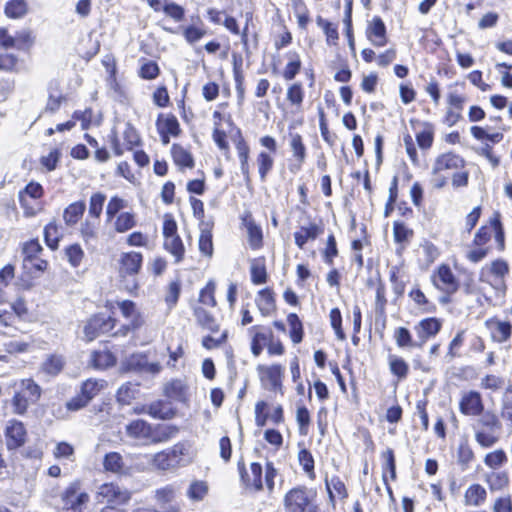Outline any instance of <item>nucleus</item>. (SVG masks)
I'll return each instance as SVG.
<instances>
[{"label":"nucleus","instance_id":"1","mask_svg":"<svg viewBox=\"0 0 512 512\" xmlns=\"http://www.w3.org/2000/svg\"><path fill=\"white\" fill-rule=\"evenodd\" d=\"M178 432L174 426L151 425L142 419L131 421L125 426L126 435L142 445L167 442Z\"/></svg>","mask_w":512,"mask_h":512},{"label":"nucleus","instance_id":"2","mask_svg":"<svg viewBox=\"0 0 512 512\" xmlns=\"http://www.w3.org/2000/svg\"><path fill=\"white\" fill-rule=\"evenodd\" d=\"M118 277L124 289L135 294L139 289L138 275L143 265V255L138 251L121 252L116 260Z\"/></svg>","mask_w":512,"mask_h":512},{"label":"nucleus","instance_id":"3","mask_svg":"<svg viewBox=\"0 0 512 512\" xmlns=\"http://www.w3.org/2000/svg\"><path fill=\"white\" fill-rule=\"evenodd\" d=\"M501 428V422L494 412H484L473 425L476 442L483 448L492 447L500 438Z\"/></svg>","mask_w":512,"mask_h":512},{"label":"nucleus","instance_id":"4","mask_svg":"<svg viewBox=\"0 0 512 512\" xmlns=\"http://www.w3.org/2000/svg\"><path fill=\"white\" fill-rule=\"evenodd\" d=\"M16 391L12 399L14 412L24 414L31 404L36 403L41 396V388L32 379H22L16 384Z\"/></svg>","mask_w":512,"mask_h":512},{"label":"nucleus","instance_id":"5","mask_svg":"<svg viewBox=\"0 0 512 512\" xmlns=\"http://www.w3.org/2000/svg\"><path fill=\"white\" fill-rule=\"evenodd\" d=\"M315 494L304 487H294L283 497L284 512H306L314 503Z\"/></svg>","mask_w":512,"mask_h":512},{"label":"nucleus","instance_id":"6","mask_svg":"<svg viewBox=\"0 0 512 512\" xmlns=\"http://www.w3.org/2000/svg\"><path fill=\"white\" fill-rule=\"evenodd\" d=\"M95 497L98 503L115 506L126 504L131 493L115 483H104L98 487Z\"/></svg>","mask_w":512,"mask_h":512},{"label":"nucleus","instance_id":"7","mask_svg":"<svg viewBox=\"0 0 512 512\" xmlns=\"http://www.w3.org/2000/svg\"><path fill=\"white\" fill-rule=\"evenodd\" d=\"M62 512H83L84 506L89 501V495L80 490L79 484L68 486L61 496Z\"/></svg>","mask_w":512,"mask_h":512},{"label":"nucleus","instance_id":"8","mask_svg":"<svg viewBox=\"0 0 512 512\" xmlns=\"http://www.w3.org/2000/svg\"><path fill=\"white\" fill-rule=\"evenodd\" d=\"M433 285L447 295H452L459 289V281L446 264H441L431 276Z\"/></svg>","mask_w":512,"mask_h":512},{"label":"nucleus","instance_id":"9","mask_svg":"<svg viewBox=\"0 0 512 512\" xmlns=\"http://www.w3.org/2000/svg\"><path fill=\"white\" fill-rule=\"evenodd\" d=\"M115 326V319L103 314L92 316L84 325L83 332L87 341H93L101 334L108 333Z\"/></svg>","mask_w":512,"mask_h":512},{"label":"nucleus","instance_id":"10","mask_svg":"<svg viewBox=\"0 0 512 512\" xmlns=\"http://www.w3.org/2000/svg\"><path fill=\"white\" fill-rule=\"evenodd\" d=\"M465 160L460 155L448 151L439 154L432 165V174H448L465 167Z\"/></svg>","mask_w":512,"mask_h":512},{"label":"nucleus","instance_id":"11","mask_svg":"<svg viewBox=\"0 0 512 512\" xmlns=\"http://www.w3.org/2000/svg\"><path fill=\"white\" fill-rule=\"evenodd\" d=\"M5 440L8 450H14L24 445L26 441V430L18 420H9L5 428Z\"/></svg>","mask_w":512,"mask_h":512},{"label":"nucleus","instance_id":"12","mask_svg":"<svg viewBox=\"0 0 512 512\" xmlns=\"http://www.w3.org/2000/svg\"><path fill=\"white\" fill-rule=\"evenodd\" d=\"M459 409L462 414L467 416H481L484 409L481 394L472 390L463 392L459 402Z\"/></svg>","mask_w":512,"mask_h":512},{"label":"nucleus","instance_id":"13","mask_svg":"<svg viewBox=\"0 0 512 512\" xmlns=\"http://www.w3.org/2000/svg\"><path fill=\"white\" fill-rule=\"evenodd\" d=\"M121 314L127 319L125 332L139 329L144 324L141 312L137 309L136 304L130 300H124L118 303Z\"/></svg>","mask_w":512,"mask_h":512},{"label":"nucleus","instance_id":"14","mask_svg":"<svg viewBox=\"0 0 512 512\" xmlns=\"http://www.w3.org/2000/svg\"><path fill=\"white\" fill-rule=\"evenodd\" d=\"M442 321L435 317L422 319L414 329L417 333L420 347H422L428 339L435 337L441 330Z\"/></svg>","mask_w":512,"mask_h":512},{"label":"nucleus","instance_id":"15","mask_svg":"<svg viewBox=\"0 0 512 512\" xmlns=\"http://www.w3.org/2000/svg\"><path fill=\"white\" fill-rule=\"evenodd\" d=\"M257 370L261 381L269 389L275 391L281 387V379L283 375V367L281 365H259Z\"/></svg>","mask_w":512,"mask_h":512},{"label":"nucleus","instance_id":"16","mask_svg":"<svg viewBox=\"0 0 512 512\" xmlns=\"http://www.w3.org/2000/svg\"><path fill=\"white\" fill-rule=\"evenodd\" d=\"M168 451L176 468L187 466L195 457V451L189 442H179Z\"/></svg>","mask_w":512,"mask_h":512},{"label":"nucleus","instance_id":"17","mask_svg":"<svg viewBox=\"0 0 512 512\" xmlns=\"http://www.w3.org/2000/svg\"><path fill=\"white\" fill-rule=\"evenodd\" d=\"M366 35L369 41L376 47H383L387 43L386 27L379 16H375L368 22Z\"/></svg>","mask_w":512,"mask_h":512},{"label":"nucleus","instance_id":"18","mask_svg":"<svg viewBox=\"0 0 512 512\" xmlns=\"http://www.w3.org/2000/svg\"><path fill=\"white\" fill-rule=\"evenodd\" d=\"M323 233V227L310 222L308 225H303L294 233L295 244L303 249L309 240H315Z\"/></svg>","mask_w":512,"mask_h":512},{"label":"nucleus","instance_id":"19","mask_svg":"<svg viewBox=\"0 0 512 512\" xmlns=\"http://www.w3.org/2000/svg\"><path fill=\"white\" fill-rule=\"evenodd\" d=\"M241 479L246 488L260 491L263 489L262 482V467L258 463H252L250 466V473L243 471L239 466Z\"/></svg>","mask_w":512,"mask_h":512},{"label":"nucleus","instance_id":"20","mask_svg":"<svg viewBox=\"0 0 512 512\" xmlns=\"http://www.w3.org/2000/svg\"><path fill=\"white\" fill-rule=\"evenodd\" d=\"M243 225L246 228L248 243L254 250L262 247L263 233L259 225H257L251 215L243 218Z\"/></svg>","mask_w":512,"mask_h":512},{"label":"nucleus","instance_id":"21","mask_svg":"<svg viewBox=\"0 0 512 512\" xmlns=\"http://www.w3.org/2000/svg\"><path fill=\"white\" fill-rule=\"evenodd\" d=\"M486 325L488 328H490L492 338L496 342H506L511 336L512 326L507 321H501L496 318H492L486 321Z\"/></svg>","mask_w":512,"mask_h":512},{"label":"nucleus","instance_id":"22","mask_svg":"<svg viewBox=\"0 0 512 512\" xmlns=\"http://www.w3.org/2000/svg\"><path fill=\"white\" fill-rule=\"evenodd\" d=\"M117 233H125L137 225L136 214L133 212H121L111 221Z\"/></svg>","mask_w":512,"mask_h":512},{"label":"nucleus","instance_id":"23","mask_svg":"<svg viewBox=\"0 0 512 512\" xmlns=\"http://www.w3.org/2000/svg\"><path fill=\"white\" fill-rule=\"evenodd\" d=\"M256 305L263 316H269L275 310V300L270 289L266 288L258 292Z\"/></svg>","mask_w":512,"mask_h":512},{"label":"nucleus","instance_id":"24","mask_svg":"<svg viewBox=\"0 0 512 512\" xmlns=\"http://www.w3.org/2000/svg\"><path fill=\"white\" fill-rule=\"evenodd\" d=\"M159 134H171V136H178L180 133L179 122L173 115H160L156 122Z\"/></svg>","mask_w":512,"mask_h":512},{"label":"nucleus","instance_id":"25","mask_svg":"<svg viewBox=\"0 0 512 512\" xmlns=\"http://www.w3.org/2000/svg\"><path fill=\"white\" fill-rule=\"evenodd\" d=\"M86 209V204L84 201H76L68 205L63 213L64 222L68 226L75 225L80 218L83 216Z\"/></svg>","mask_w":512,"mask_h":512},{"label":"nucleus","instance_id":"26","mask_svg":"<svg viewBox=\"0 0 512 512\" xmlns=\"http://www.w3.org/2000/svg\"><path fill=\"white\" fill-rule=\"evenodd\" d=\"M164 393L171 399L183 401L187 395V385L181 379H174L165 385Z\"/></svg>","mask_w":512,"mask_h":512},{"label":"nucleus","instance_id":"27","mask_svg":"<svg viewBox=\"0 0 512 512\" xmlns=\"http://www.w3.org/2000/svg\"><path fill=\"white\" fill-rule=\"evenodd\" d=\"M326 488L329 494L330 501L333 503L336 498L344 499L347 497V489L343 481L335 476L326 479Z\"/></svg>","mask_w":512,"mask_h":512},{"label":"nucleus","instance_id":"28","mask_svg":"<svg viewBox=\"0 0 512 512\" xmlns=\"http://www.w3.org/2000/svg\"><path fill=\"white\" fill-rule=\"evenodd\" d=\"M388 364L390 372L396 376L398 380H403L407 377L409 365L402 357L390 354L388 356Z\"/></svg>","mask_w":512,"mask_h":512},{"label":"nucleus","instance_id":"29","mask_svg":"<svg viewBox=\"0 0 512 512\" xmlns=\"http://www.w3.org/2000/svg\"><path fill=\"white\" fill-rule=\"evenodd\" d=\"M163 246L175 258V262L179 263L184 259L185 247L179 235L164 239Z\"/></svg>","mask_w":512,"mask_h":512},{"label":"nucleus","instance_id":"30","mask_svg":"<svg viewBox=\"0 0 512 512\" xmlns=\"http://www.w3.org/2000/svg\"><path fill=\"white\" fill-rule=\"evenodd\" d=\"M116 363L115 356L108 350L94 351L91 354V364L97 369H107Z\"/></svg>","mask_w":512,"mask_h":512},{"label":"nucleus","instance_id":"31","mask_svg":"<svg viewBox=\"0 0 512 512\" xmlns=\"http://www.w3.org/2000/svg\"><path fill=\"white\" fill-rule=\"evenodd\" d=\"M465 504L480 506L486 499V490L479 484L471 485L465 492Z\"/></svg>","mask_w":512,"mask_h":512},{"label":"nucleus","instance_id":"32","mask_svg":"<svg viewBox=\"0 0 512 512\" xmlns=\"http://www.w3.org/2000/svg\"><path fill=\"white\" fill-rule=\"evenodd\" d=\"M288 62L283 71V77L286 80H292L299 73L301 69L300 55L295 51H290L286 54Z\"/></svg>","mask_w":512,"mask_h":512},{"label":"nucleus","instance_id":"33","mask_svg":"<svg viewBox=\"0 0 512 512\" xmlns=\"http://www.w3.org/2000/svg\"><path fill=\"white\" fill-rule=\"evenodd\" d=\"M249 333L252 336L251 351L254 356H259L269 336L265 332H263L259 326L251 327L249 329Z\"/></svg>","mask_w":512,"mask_h":512},{"label":"nucleus","instance_id":"34","mask_svg":"<svg viewBox=\"0 0 512 512\" xmlns=\"http://www.w3.org/2000/svg\"><path fill=\"white\" fill-rule=\"evenodd\" d=\"M199 251L207 257L213 255L212 232L208 224L203 225L198 241Z\"/></svg>","mask_w":512,"mask_h":512},{"label":"nucleus","instance_id":"35","mask_svg":"<svg viewBox=\"0 0 512 512\" xmlns=\"http://www.w3.org/2000/svg\"><path fill=\"white\" fill-rule=\"evenodd\" d=\"M290 147L293 156L298 162L296 167L299 170L306 158V147L302 141V137L299 134L295 133L290 135Z\"/></svg>","mask_w":512,"mask_h":512},{"label":"nucleus","instance_id":"36","mask_svg":"<svg viewBox=\"0 0 512 512\" xmlns=\"http://www.w3.org/2000/svg\"><path fill=\"white\" fill-rule=\"evenodd\" d=\"M209 486L207 482L195 480L191 482L187 489V497L194 502L202 501L208 494Z\"/></svg>","mask_w":512,"mask_h":512},{"label":"nucleus","instance_id":"37","mask_svg":"<svg viewBox=\"0 0 512 512\" xmlns=\"http://www.w3.org/2000/svg\"><path fill=\"white\" fill-rule=\"evenodd\" d=\"M171 152L173 161L177 166L187 168H192L194 166L192 155L182 146L174 144Z\"/></svg>","mask_w":512,"mask_h":512},{"label":"nucleus","instance_id":"38","mask_svg":"<svg viewBox=\"0 0 512 512\" xmlns=\"http://www.w3.org/2000/svg\"><path fill=\"white\" fill-rule=\"evenodd\" d=\"M393 336L399 348H420L419 341H414L410 331L405 327L396 328Z\"/></svg>","mask_w":512,"mask_h":512},{"label":"nucleus","instance_id":"39","mask_svg":"<svg viewBox=\"0 0 512 512\" xmlns=\"http://www.w3.org/2000/svg\"><path fill=\"white\" fill-rule=\"evenodd\" d=\"M251 281L256 284H264L267 281V272L264 259L258 258L251 261Z\"/></svg>","mask_w":512,"mask_h":512},{"label":"nucleus","instance_id":"40","mask_svg":"<svg viewBox=\"0 0 512 512\" xmlns=\"http://www.w3.org/2000/svg\"><path fill=\"white\" fill-rule=\"evenodd\" d=\"M105 387L104 380L88 379L81 386V394L90 402Z\"/></svg>","mask_w":512,"mask_h":512},{"label":"nucleus","instance_id":"41","mask_svg":"<svg viewBox=\"0 0 512 512\" xmlns=\"http://www.w3.org/2000/svg\"><path fill=\"white\" fill-rule=\"evenodd\" d=\"M236 149H237L238 157L240 160L241 172L244 175L245 179L249 180L250 172H249L248 159H249L250 149H249L248 145L246 144V142L242 138H240L237 141Z\"/></svg>","mask_w":512,"mask_h":512},{"label":"nucleus","instance_id":"42","mask_svg":"<svg viewBox=\"0 0 512 512\" xmlns=\"http://www.w3.org/2000/svg\"><path fill=\"white\" fill-rule=\"evenodd\" d=\"M99 222L94 219L87 218L80 227V234L85 243L95 241L98 237Z\"/></svg>","mask_w":512,"mask_h":512},{"label":"nucleus","instance_id":"43","mask_svg":"<svg viewBox=\"0 0 512 512\" xmlns=\"http://www.w3.org/2000/svg\"><path fill=\"white\" fill-rule=\"evenodd\" d=\"M152 465L159 470L168 471L176 469L174 462L172 461V457L170 452L167 450H163L153 455Z\"/></svg>","mask_w":512,"mask_h":512},{"label":"nucleus","instance_id":"44","mask_svg":"<svg viewBox=\"0 0 512 512\" xmlns=\"http://www.w3.org/2000/svg\"><path fill=\"white\" fill-rule=\"evenodd\" d=\"M105 200L106 196L101 192H97L91 195L89 200L88 218H94L96 220L99 219Z\"/></svg>","mask_w":512,"mask_h":512},{"label":"nucleus","instance_id":"45","mask_svg":"<svg viewBox=\"0 0 512 512\" xmlns=\"http://www.w3.org/2000/svg\"><path fill=\"white\" fill-rule=\"evenodd\" d=\"M64 367V359L59 355H50L41 365V370L51 376L57 375Z\"/></svg>","mask_w":512,"mask_h":512},{"label":"nucleus","instance_id":"46","mask_svg":"<svg viewBox=\"0 0 512 512\" xmlns=\"http://www.w3.org/2000/svg\"><path fill=\"white\" fill-rule=\"evenodd\" d=\"M287 322L290 327V338L294 344H298L303 339V326L299 317L295 313L287 316Z\"/></svg>","mask_w":512,"mask_h":512},{"label":"nucleus","instance_id":"47","mask_svg":"<svg viewBox=\"0 0 512 512\" xmlns=\"http://www.w3.org/2000/svg\"><path fill=\"white\" fill-rule=\"evenodd\" d=\"M178 488L173 484H168L155 491V499L160 505L171 503L175 500Z\"/></svg>","mask_w":512,"mask_h":512},{"label":"nucleus","instance_id":"48","mask_svg":"<svg viewBox=\"0 0 512 512\" xmlns=\"http://www.w3.org/2000/svg\"><path fill=\"white\" fill-rule=\"evenodd\" d=\"M27 13L25 0H11L5 6V14L9 18H22Z\"/></svg>","mask_w":512,"mask_h":512},{"label":"nucleus","instance_id":"49","mask_svg":"<svg viewBox=\"0 0 512 512\" xmlns=\"http://www.w3.org/2000/svg\"><path fill=\"white\" fill-rule=\"evenodd\" d=\"M65 100V96L57 87H50L49 96L44 111L49 113H55L60 109L62 102Z\"/></svg>","mask_w":512,"mask_h":512},{"label":"nucleus","instance_id":"50","mask_svg":"<svg viewBox=\"0 0 512 512\" xmlns=\"http://www.w3.org/2000/svg\"><path fill=\"white\" fill-rule=\"evenodd\" d=\"M128 206V202L123 198L118 196H113L106 207V217L107 221L110 222L114 219L115 216L121 213L123 209Z\"/></svg>","mask_w":512,"mask_h":512},{"label":"nucleus","instance_id":"51","mask_svg":"<svg viewBox=\"0 0 512 512\" xmlns=\"http://www.w3.org/2000/svg\"><path fill=\"white\" fill-rule=\"evenodd\" d=\"M60 231L55 223H49L44 228V238L47 246L52 250H56L59 245Z\"/></svg>","mask_w":512,"mask_h":512},{"label":"nucleus","instance_id":"52","mask_svg":"<svg viewBox=\"0 0 512 512\" xmlns=\"http://www.w3.org/2000/svg\"><path fill=\"white\" fill-rule=\"evenodd\" d=\"M194 313L198 323L202 327L212 332L218 331V324L216 323L213 316L210 313H208L205 309L198 307L195 309Z\"/></svg>","mask_w":512,"mask_h":512},{"label":"nucleus","instance_id":"53","mask_svg":"<svg viewBox=\"0 0 512 512\" xmlns=\"http://www.w3.org/2000/svg\"><path fill=\"white\" fill-rule=\"evenodd\" d=\"M162 11L176 22L182 21L185 16L184 8L169 0H164Z\"/></svg>","mask_w":512,"mask_h":512},{"label":"nucleus","instance_id":"54","mask_svg":"<svg viewBox=\"0 0 512 512\" xmlns=\"http://www.w3.org/2000/svg\"><path fill=\"white\" fill-rule=\"evenodd\" d=\"M65 256L73 267H78L84 257V251L79 244H72L65 248Z\"/></svg>","mask_w":512,"mask_h":512},{"label":"nucleus","instance_id":"55","mask_svg":"<svg viewBox=\"0 0 512 512\" xmlns=\"http://www.w3.org/2000/svg\"><path fill=\"white\" fill-rule=\"evenodd\" d=\"M104 468L113 473H119L123 469L122 457L117 452L108 453L104 459Z\"/></svg>","mask_w":512,"mask_h":512},{"label":"nucleus","instance_id":"56","mask_svg":"<svg viewBox=\"0 0 512 512\" xmlns=\"http://www.w3.org/2000/svg\"><path fill=\"white\" fill-rule=\"evenodd\" d=\"M53 456L57 460H72L74 447L68 442H58L53 450Z\"/></svg>","mask_w":512,"mask_h":512},{"label":"nucleus","instance_id":"57","mask_svg":"<svg viewBox=\"0 0 512 512\" xmlns=\"http://www.w3.org/2000/svg\"><path fill=\"white\" fill-rule=\"evenodd\" d=\"M506 461V454L501 449L488 453L484 458V463L492 469L501 467Z\"/></svg>","mask_w":512,"mask_h":512},{"label":"nucleus","instance_id":"58","mask_svg":"<svg viewBox=\"0 0 512 512\" xmlns=\"http://www.w3.org/2000/svg\"><path fill=\"white\" fill-rule=\"evenodd\" d=\"M508 481V476L504 472H492L487 475V483L491 490H501Z\"/></svg>","mask_w":512,"mask_h":512},{"label":"nucleus","instance_id":"59","mask_svg":"<svg viewBox=\"0 0 512 512\" xmlns=\"http://www.w3.org/2000/svg\"><path fill=\"white\" fill-rule=\"evenodd\" d=\"M393 234L397 243H403L412 238L413 231L402 222H394Z\"/></svg>","mask_w":512,"mask_h":512},{"label":"nucleus","instance_id":"60","mask_svg":"<svg viewBox=\"0 0 512 512\" xmlns=\"http://www.w3.org/2000/svg\"><path fill=\"white\" fill-rule=\"evenodd\" d=\"M136 392L135 385L131 383L123 384L117 391V400L122 404H129L135 398Z\"/></svg>","mask_w":512,"mask_h":512},{"label":"nucleus","instance_id":"61","mask_svg":"<svg viewBox=\"0 0 512 512\" xmlns=\"http://www.w3.org/2000/svg\"><path fill=\"white\" fill-rule=\"evenodd\" d=\"M215 283L210 280L206 286L200 291V295H199V301L204 304V305H207V306H215L216 305V300H215V297H214V293H215Z\"/></svg>","mask_w":512,"mask_h":512},{"label":"nucleus","instance_id":"62","mask_svg":"<svg viewBox=\"0 0 512 512\" xmlns=\"http://www.w3.org/2000/svg\"><path fill=\"white\" fill-rule=\"evenodd\" d=\"M34 38L29 30H22L14 36V48L19 50L28 49L33 44Z\"/></svg>","mask_w":512,"mask_h":512},{"label":"nucleus","instance_id":"63","mask_svg":"<svg viewBox=\"0 0 512 512\" xmlns=\"http://www.w3.org/2000/svg\"><path fill=\"white\" fill-rule=\"evenodd\" d=\"M42 251V246L38 240H30L23 245L22 253L24 255L23 263L33 258H37Z\"/></svg>","mask_w":512,"mask_h":512},{"label":"nucleus","instance_id":"64","mask_svg":"<svg viewBox=\"0 0 512 512\" xmlns=\"http://www.w3.org/2000/svg\"><path fill=\"white\" fill-rule=\"evenodd\" d=\"M182 33H183L185 40L188 43L194 44L205 36L206 30L201 27L190 25V26L184 27Z\"/></svg>","mask_w":512,"mask_h":512}]
</instances>
